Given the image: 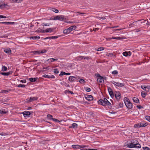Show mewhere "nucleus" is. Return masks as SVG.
Instances as JSON below:
<instances>
[{
    "mask_svg": "<svg viewBox=\"0 0 150 150\" xmlns=\"http://www.w3.org/2000/svg\"><path fill=\"white\" fill-rule=\"evenodd\" d=\"M124 102L126 107L128 109H130L132 107V104L129 99L125 97L124 100Z\"/></svg>",
    "mask_w": 150,
    "mask_h": 150,
    "instance_id": "1",
    "label": "nucleus"
},
{
    "mask_svg": "<svg viewBox=\"0 0 150 150\" xmlns=\"http://www.w3.org/2000/svg\"><path fill=\"white\" fill-rule=\"evenodd\" d=\"M147 124L145 122H140L134 125V127L136 128L145 127L147 126Z\"/></svg>",
    "mask_w": 150,
    "mask_h": 150,
    "instance_id": "2",
    "label": "nucleus"
},
{
    "mask_svg": "<svg viewBox=\"0 0 150 150\" xmlns=\"http://www.w3.org/2000/svg\"><path fill=\"white\" fill-rule=\"evenodd\" d=\"M108 100L106 98H104L103 100L100 99L98 101L99 104L104 106H106L107 101Z\"/></svg>",
    "mask_w": 150,
    "mask_h": 150,
    "instance_id": "3",
    "label": "nucleus"
},
{
    "mask_svg": "<svg viewBox=\"0 0 150 150\" xmlns=\"http://www.w3.org/2000/svg\"><path fill=\"white\" fill-rule=\"evenodd\" d=\"M112 105L116 108H122L123 107V103L122 102L119 103L118 104L116 102H115L114 103H112Z\"/></svg>",
    "mask_w": 150,
    "mask_h": 150,
    "instance_id": "4",
    "label": "nucleus"
},
{
    "mask_svg": "<svg viewBox=\"0 0 150 150\" xmlns=\"http://www.w3.org/2000/svg\"><path fill=\"white\" fill-rule=\"evenodd\" d=\"M132 144L135 146V148H140L141 147V145L139 144L138 141L136 140H133L132 142Z\"/></svg>",
    "mask_w": 150,
    "mask_h": 150,
    "instance_id": "5",
    "label": "nucleus"
},
{
    "mask_svg": "<svg viewBox=\"0 0 150 150\" xmlns=\"http://www.w3.org/2000/svg\"><path fill=\"white\" fill-rule=\"evenodd\" d=\"M115 97L117 101L121 98V94L119 91H115Z\"/></svg>",
    "mask_w": 150,
    "mask_h": 150,
    "instance_id": "6",
    "label": "nucleus"
},
{
    "mask_svg": "<svg viewBox=\"0 0 150 150\" xmlns=\"http://www.w3.org/2000/svg\"><path fill=\"white\" fill-rule=\"evenodd\" d=\"M111 82L113 84L119 87H122L124 86L125 85V83H121L118 82H116L114 81H111Z\"/></svg>",
    "mask_w": 150,
    "mask_h": 150,
    "instance_id": "7",
    "label": "nucleus"
},
{
    "mask_svg": "<svg viewBox=\"0 0 150 150\" xmlns=\"http://www.w3.org/2000/svg\"><path fill=\"white\" fill-rule=\"evenodd\" d=\"M55 20H59L61 21H63L66 20V18H64V16L62 15L57 16H55Z\"/></svg>",
    "mask_w": 150,
    "mask_h": 150,
    "instance_id": "8",
    "label": "nucleus"
},
{
    "mask_svg": "<svg viewBox=\"0 0 150 150\" xmlns=\"http://www.w3.org/2000/svg\"><path fill=\"white\" fill-rule=\"evenodd\" d=\"M38 98L36 97H30V98L27 99H26V102L28 103H29L30 102H32L33 101H34L35 100H37L38 99Z\"/></svg>",
    "mask_w": 150,
    "mask_h": 150,
    "instance_id": "9",
    "label": "nucleus"
},
{
    "mask_svg": "<svg viewBox=\"0 0 150 150\" xmlns=\"http://www.w3.org/2000/svg\"><path fill=\"white\" fill-rule=\"evenodd\" d=\"M72 147L74 149H79L83 147H85L86 146L85 145L80 146L78 145H73L72 146Z\"/></svg>",
    "mask_w": 150,
    "mask_h": 150,
    "instance_id": "10",
    "label": "nucleus"
},
{
    "mask_svg": "<svg viewBox=\"0 0 150 150\" xmlns=\"http://www.w3.org/2000/svg\"><path fill=\"white\" fill-rule=\"evenodd\" d=\"M19 114H23V115L25 117H27V116H28L30 115L31 114V112H30L26 111H24L22 113H19Z\"/></svg>",
    "mask_w": 150,
    "mask_h": 150,
    "instance_id": "11",
    "label": "nucleus"
},
{
    "mask_svg": "<svg viewBox=\"0 0 150 150\" xmlns=\"http://www.w3.org/2000/svg\"><path fill=\"white\" fill-rule=\"evenodd\" d=\"M77 78L73 76H70L68 79L69 81L71 82H73L75 81Z\"/></svg>",
    "mask_w": 150,
    "mask_h": 150,
    "instance_id": "12",
    "label": "nucleus"
},
{
    "mask_svg": "<svg viewBox=\"0 0 150 150\" xmlns=\"http://www.w3.org/2000/svg\"><path fill=\"white\" fill-rule=\"evenodd\" d=\"M53 29L52 28H49L46 29L45 30L42 31V33H51L53 30Z\"/></svg>",
    "mask_w": 150,
    "mask_h": 150,
    "instance_id": "13",
    "label": "nucleus"
},
{
    "mask_svg": "<svg viewBox=\"0 0 150 150\" xmlns=\"http://www.w3.org/2000/svg\"><path fill=\"white\" fill-rule=\"evenodd\" d=\"M85 98L88 101L92 100L93 99V96L91 95H87V97H85Z\"/></svg>",
    "mask_w": 150,
    "mask_h": 150,
    "instance_id": "14",
    "label": "nucleus"
},
{
    "mask_svg": "<svg viewBox=\"0 0 150 150\" xmlns=\"http://www.w3.org/2000/svg\"><path fill=\"white\" fill-rule=\"evenodd\" d=\"M42 77L47 78H54L55 76L53 75H46L45 74L43 75L42 76Z\"/></svg>",
    "mask_w": 150,
    "mask_h": 150,
    "instance_id": "15",
    "label": "nucleus"
},
{
    "mask_svg": "<svg viewBox=\"0 0 150 150\" xmlns=\"http://www.w3.org/2000/svg\"><path fill=\"white\" fill-rule=\"evenodd\" d=\"M12 73V72L11 71H9L7 72H1L0 74L3 75L5 76H8V75H9L11 74Z\"/></svg>",
    "mask_w": 150,
    "mask_h": 150,
    "instance_id": "16",
    "label": "nucleus"
},
{
    "mask_svg": "<svg viewBox=\"0 0 150 150\" xmlns=\"http://www.w3.org/2000/svg\"><path fill=\"white\" fill-rule=\"evenodd\" d=\"M76 26L75 25H73L70 26L68 29L69 30V31L71 32L72 30H74L76 29Z\"/></svg>",
    "mask_w": 150,
    "mask_h": 150,
    "instance_id": "17",
    "label": "nucleus"
},
{
    "mask_svg": "<svg viewBox=\"0 0 150 150\" xmlns=\"http://www.w3.org/2000/svg\"><path fill=\"white\" fill-rule=\"evenodd\" d=\"M78 127V125L76 123H73L72 125L69 126V128H77Z\"/></svg>",
    "mask_w": 150,
    "mask_h": 150,
    "instance_id": "18",
    "label": "nucleus"
},
{
    "mask_svg": "<svg viewBox=\"0 0 150 150\" xmlns=\"http://www.w3.org/2000/svg\"><path fill=\"white\" fill-rule=\"evenodd\" d=\"M25 25L24 24L21 23L20 24V25H19V27H21V28L23 30H21V31L20 32H24L25 31L24 30L25 29V28H26V27H25Z\"/></svg>",
    "mask_w": 150,
    "mask_h": 150,
    "instance_id": "19",
    "label": "nucleus"
},
{
    "mask_svg": "<svg viewBox=\"0 0 150 150\" xmlns=\"http://www.w3.org/2000/svg\"><path fill=\"white\" fill-rule=\"evenodd\" d=\"M127 146L128 147L130 148H135V146H134V145L132 144V142L129 144H127Z\"/></svg>",
    "mask_w": 150,
    "mask_h": 150,
    "instance_id": "20",
    "label": "nucleus"
},
{
    "mask_svg": "<svg viewBox=\"0 0 150 150\" xmlns=\"http://www.w3.org/2000/svg\"><path fill=\"white\" fill-rule=\"evenodd\" d=\"M4 52L6 53L10 54L11 53V50L10 48L5 49L4 50Z\"/></svg>",
    "mask_w": 150,
    "mask_h": 150,
    "instance_id": "21",
    "label": "nucleus"
},
{
    "mask_svg": "<svg viewBox=\"0 0 150 150\" xmlns=\"http://www.w3.org/2000/svg\"><path fill=\"white\" fill-rule=\"evenodd\" d=\"M8 110L6 111L5 109H2L0 110V113L1 114H5L7 113Z\"/></svg>",
    "mask_w": 150,
    "mask_h": 150,
    "instance_id": "22",
    "label": "nucleus"
},
{
    "mask_svg": "<svg viewBox=\"0 0 150 150\" xmlns=\"http://www.w3.org/2000/svg\"><path fill=\"white\" fill-rule=\"evenodd\" d=\"M40 38V36H31L29 38L30 39H32L34 40H38Z\"/></svg>",
    "mask_w": 150,
    "mask_h": 150,
    "instance_id": "23",
    "label": "nucleus"
},
{
    "mask_svg": "<svg viewBox=\"0 0 150 150\" xmlns=\"http://www.w3.org/2000/svg\"><path fill=\"white\" fill-rule=\"evenodd\" d=\"M133 101L136 103H138L139 102V99L136 97H134L133 98Z\"/></svg>",
    "mask_w": 150,
    "mask_h": 150,
    "instance_id": "24",
    "label": "nucleus"
},
{
    "mask_svg": "<svg viewBox=\"0 0 150 150\" xmlns=\"http://www.w3.org/2000/svg\"><path fill=\"white\" fill-rule=\"evenodd\" d=\"M57 60V59H55L54 58H50L47 59V62H53L54 61H56Z\"/></svg>",
    "mask_w": 150,
    "mask_h": 150,
    "instance_id": "25",
    "label": "nucleus"
},
{
    "mask_svg": "<svg viewBox=\"0 0 150 150\" xmlns=\"http://www.w3.org/2000/svg\"><path fill=\"white\" fill-rule=\"evenodd\" d=\"M38 79V78H30L29 79V80L31 82H35Z\"/></svg>",
    "mask_w": 150,
    "mask_h": 150,
    "instance_id": "26",
    "label": "nucleus"
},
{
    "mask_svg": "<svg viewBox=\"0 0 150 150\" xmlns=\"http://www.w3.org/2000/svg\"><path fill=\"white\" fill-rule=\"evenodd\" d=\"M97 81L99 82L100 83H101L102 81L104 82V80L103 79V77H102L98 78L97 79Z\"/></svg>",
    "mask_w": 150,
    "mask_h": 150,
    "instance_id": "27",
    "label": "nucleus"
},
{
    "mask_svg": "<svg viewBox=\"0 0 150 150\" xmlns=\"http://www.w3.org/2000/svg\"><path fill=\"white\" fill-rule=\"evenodd\" d=\"M0 23L2 24H4L7 25H11L13 24L14 23L11 22H1Z\"/></svg>",
    "mask_w": 150,
    "mask_h": 150,
    "instance_id": "28",
    "label": "nucleus"
},
{
    "mask_svg": "<svg viewBox=\"0 0 150 150\" xmlns=\"http://www.w3.org/2000/svg\"><path fill=\"white\" fill-rule=\"evenodd\" d=\"M63 32L64 34H68L70 32L69 31V30L67 28V29L64 30H63Z\"/></svg>",
    "mask_w": 150,
    "mask_h": 150,
    "instance_id": "29",
    "label": "nucleus"
},
{
    "mask_svg": "<svg viewBox=\"0 0 150 150\" xmlns=\"http://www.w3.org/2000/svg\"><path fill=\"white\" fill-rule=\"evenodd\" d=\"M147 93H145L144 91H142L141 93V95L142 97L144 98L146 95Z\"/></svg>",
    "mask_w": 150,
    "mask_h": 150,
    "instance_id": "30",
    "label": "nucleus"
},
{
    "mask_svg": "<svg viewBox=\"0 0 150 150\" xmlns=\"http://www.w3.org/2000/svg\"><path fill=\"white\" fill-rule=\"evenodd\" d=\"M7 70V68L4 66H3L2 68V71H6Z\"/></svg>",
    "mask_w": 150,
    "mask_h": 150,
    "instance_id": "31",
    "label": "nucleus"
},
{
    "mask_svg": "<svg viewBox=\"0 0 150 150\" xmlns=\"http://www.w3.org/2000/svg\"><path fill=\"white\" fill-rule=\"evenodd\" d=\"M77 60L81 61L83 59V56H79L76 57Z\"/></svg>",
    "mask_w": 150,
    "mask_h": 150,
    "instance_id": "32",
    "label": "nucleus"
},
{
    "mask_svg": "<svg viewBox=\"0 0 150 150\" xmlns=\"http://www.w3.org/2000/svg\"><path fill=\"white\" fill-rule=\"evenodd\" d=\"M47 117L49 118L50 120H52V116L50 114H48L47 115Z\"/></svg>",
    "mask_w": 150,
    "mask_h": 150,
    "instance_id": "33",
    "label": "nucleus"
},
{
    "mask_svg": "<svg viewBox=\"0 0 150 150\" xmlns=\"http://www.w3.org/2000/svg\"><path fill=\"white\" fill-rule=\"evenodd\" d=\"M51 10L52 11H54V12L56 13H58L59 12L58 10L55 8H52Z\"/></svg>",
    "mask_w": 150,
    "mask_h": 150,
    "instance_id": "34",
    "label": "nucleus"
},
{
    "mask_svg": "<svg viewBox=\"0 0 150 150\" xmlns=\"http://www.w3.org/2000/svg\"><path fill=\"white\" fill-rule=\"evenodd\" d=\"M145 118L148 121L150 122V116H146Z\"/></svg>",
    "mask_w": 150,
    "mask_h": 150,
    "instance_id": "35",
    "label": "nucleus"
},
{
    "mask_svg": "<svg viewBox=\"0 0 150 150\" xmlns=\"http://www.w3.org/2000/svg\"><path fill=\"white\" fill-rule=\"evenodd\" d=\"M118 73V72L117 70H115L112 72V74L113 75L117 74Z\"/></svg>",
    "mask_w": 150,
    "mask_h": 150,
    "instance_id": "36",
    "label": "nucleus"
},
{
    "mask_svg": "<svg viewBox=\"0 0 150 150\" xmlns=\"http://www.w3.org/2000/svg\"><path fill=\"white\" fill-rule=\"evenodd\" d=\"M109 94L110 95V96L111 97L113 98V97H114V94L113 91L109 92Z\"/></svg>",
    "mask_w": 150,
    "mask_h": 150,
    "instance_id": "37",
    "label": "nucleus"
},
{
    "mask_svg": "<svg viewBox=\"0 0 150 150\" xmlns=\"http://www.w3.org/2000/svg\"><path fill=\"white\" fill-rule=\"evenodd\" d=\"M42 25L43 26H49V25H51L52 24H51V23H45V24H44V23H43V24H42Z\"/></svg>",
    "mask_w": 150,
    "mask_h": 150,
    "instance_id": "38",
    "label": "nucleus"
},
{
    "mask_svg": "<svg viewBox=\"0 0 150 150\" xmlns=\"http://www.w3.org/2000/svg\"><path fill=\"white\" fill-rule=\"evenodd\" d=\"M56 122H60V121L59 120H58L57 119H56V118H53L52 119V120Z\"/></svg>",
    "mask_w": 150,
    "mask_h": 150,
    "instance_id": "39",
    "label": "nucleus"
},
{
    "mask_svg": "<svg viewBox=\"0 0 150 150\" xmlns=\"http://www.w3.org/2000/svg\"><path fill=\"white\" fill-rule=\"evenodd\" d=\"M54 72L55 74H57L59 73V71L57 69H54Z\"/></svg>",
    "mask_w": 150,
    "mask_h": 150,
    "instance_id": "40",
    "label": "nucleus"
},
{
    "mask_svg": "<svg viewBox=\"0 0 150 150\" xmlns=\"http://www.w3.org/2000/svg\"><path fill=\"white\" fill-rule=\"evenodd\" d=\"M104 50V48L103 47H100L98 48L97 50V51H100L102 50Z\"/></svg>",
    "mask_w": 150,
    "mask_h": 150,
    "instance_id": "41",
    "label": "nucleus"
},
{
    "mask_svg": "<svg viewBox=\"0 0 150 150\" xmlns=\"http://www.w3.org/2000/svg\"><path fill=\"white\" fill-rule=\"evenodd\" d=\"M108 90L109 92H113V91L111 88L108 86Z\"/></svg>",
    "mask_w": 150,
    "mask_h": 150,
    "instance_id": "42",
    "label": "nucleus"
},
{
    "mask_svg": "<svg viewBox=\"0 0 150 150\" xmlns=\"http://www.w3.org/2000/svg\"><path fill=\"white\" fill-rule=\"evenodd\" d=\"M106 56H108L112 57L113 56V54L112 53H107Z\"/></svg>",
    "mask_w": 150,
    "mask_h": 150,
    "instance_id": "43",
    "label": "nucleus"
},
{
    "mask_svg": "<svg viewBox=\"0 0 150 150\" xmlns=\"http://www.w3.org/2000/svg\"><path fill=\"white\" fill-rule=\"evenodd\" d=\"M18 0H9V1L11 3L18 2Z\"/></svg>",
    "mask_w": 150,
    "mask_h": 150,
    "instance_id": "44",
    "label": "nucleus"
},
{
    "mask_svg": "<svg viewBox=\"0 0 150 150\" xmlns=\"http://www.w3.org/2000/svg\"><path fill=\"white\" fill-rule=\"evenodd\" d=\"M8 90H3L2 91V92L3 93H6L7 92H8Z\"/></svg>",
    "mask_w": 150,
    "mask_h": 150,
    "instance_id": "45",
    "label": "nucleus"
},
{
    "mask_svg": "<svg viewBox=\"0 0 150 150\" xmlns=\"http://www.w3.org/2000/svg\"><path fill=\"white\" fill-rule=\"evenodd\" d=\"M25 85L24 84H19V87H21L22 88H24L25 87Z\"/></svg>",
    "mask_w": 150,
    "mask_h": 150,
    "instance_id": "46",
    "label": "nucleus"
},
{
    "mask_svg": "<svg viewBox=\"0 0 150 150\" xmlns=\"http://www.w3.org/2000/svg\"><path fill=\"white\" fill-rule=\"evenodd\" d=\"M65 74V72L64 71H61L60 73V74L59 75V76L63 75Z\"/></svg>",
    "mask_w": 150,
    "mask_h": 150,
    "instance_id": "47",
    "label": "nucleus"
},
{
    "mask_svg": "<svg viewBox=\"0 0 150 150\" xmlns=\"http://www.w3.org/2000/svg\"><path fill=\"white\" fill-rule=\"evenodd\" d=\"M47 50H42L41 51V53H45L46 52Z\"/></svg>",
    "mask_w": 150,
    "mask_h": 150,
    "instance_id": "48",
    "label": "nucleus"
},
{
    "mask_svg": "<svg viewBox=\"0 0 150 150\" xmlns=\"http://www.w3.org/2000/svg\"><path fill=\"white\" fill-rule=\"evenodd\" d=\"M117 38H118V39L119 38V39H120V38L119 37H117V38L116 37H112V38H108V39L110 40H111L112 39H117Z\"/></svg>",
    "mask_w": 150,
    "mask_h": 150,
    "instance_id": "49",
    "label": "nucleus"
},
{
    "mask_svg": "<svg viewBox=\"0 0 150 150\" xmlns=\"http://www.w3.org/2000/svg\"><path fill=\"white\" fill-rule=\"evenodd\" d=\"M142 148L144 150H149V148L147 147H143Z\"/></svg>",
    "mask_w": 150,
    "mask_h": 150,
    "instance_id": "50",
    "label": "nucleus"
},
{
    "mask_svg": "<svg viewBox=\"0 0 150 150\" xmlns=\"http://www.w3.org/2000/svg\"><path fill=\"white\" fill-rule=\"evenodd\" d=\"M124 56H127L128 55V53L127 52H125L123 53Z\"/></svg>",
    "mask_w": 150,
    "mask_h": 150,
    "instance_id": "51",
    "label": "nucleus"
},
{
    "mask_svg": "<svg viewBox=\"0 0 150 150\" xmlns=\"http://www.w3.org/2000/svg\"><path fill=\"white\" fill-rule=\"evenodd\" d=\"M58 37L56 36L50 37L51 39H55L57 38Z\"/></svg>",
    "mask_w": 150,
    "mask_h": 150,
    "instance_id": "52",
    "label": "nucleus"
},
{
    "mask_svg": "<svg viewBox=\"0 0 150 150\" xmlns=\"http://www.w3.org/2000/svg\"><path fill=\"white\" fill-rule=\"evenodd\" d=\"M141 88L144 90L145 89H146V86H141Z\"/></svg>",
    "mask_w": 150,
    "mask_h": 150,
    "instance_id": "53",
    "label": "nucleus"
},
{
    "mask_svg": "<svg viewBox=\"0 0 150 150\" xmlns=\"http://www.w3.org/2000/svg\"><path fill=\"white\" fill-rule=\"evenodd\" d=\"M137 107L139 109L143 108V107L141 105H137Z\"/></svg>",
    "mask_w": 150,
    "mask_h": 150,
    "instance_id": "54",
    "label": "nucleus"
},
{
    "mask_svg": "<svg viewBox=\"0 0 150 150\" xmlns=\"http://www.w3.org/2000/svg\"><path fill=\"white\" fill-rule=\"evenodd\" d=\"M85 81L83 79H80L79 81V82L81 83H84Z\"/></svg>",
    "mask_w": 150,
    "mask_h": 150,
    "instance_id": "55",
    "label": "nucleus"
},
{
    "mask_svg": "<svg viewBox=\"0 0 150 150\" xmlns=\"http://www.w3.org/2000/svg\"><path fill=\"white\" fill-rule=\"evenodd\" d=\"M96 76L98 78L102 77V76H101L100 75L98 74H96Z\"/></svg>",
    "mask_w": 150,
    "mask_h": 150,
    "instance_id": "56",
    "label": "nucleus"
},
{
    "mask_svg": "<svg viewBox=\"0 0 150 150\" xmlns=\"http://www.w3.org/2000/svg\"><path fill=\"white\" fill-rule=\"evenodd\" d=\"M86 91L87 92H90L91 91V89L89 88H87L86 89Z\"/></svg>",
    "mask_w": 150,
    "mask_h": 150,
    "instance_id": "57",
    "label": "nucleus"
},
{
    "mask_svg": "<svg viewBox=\"0 0 150 150\" xmlns=\"http://www.w3.org/2000/svg\"><path fill=\"white\" fill-rule=\"evenodd\" d=\"M64 84H65V86H66V87H70V86L69 85V84H68V83H66V82L65 83H64Z\"/></svg>",
    "mask_w": 150,
    "mask_h": 150,
    "instance_id": "58",
    "label": "nucleus"
},
{
    "mask_svg": "<svg viewBox=\"0 0 150 150\" xmlns=\"http://www.w3.org/2000/svg\"><path fill=\"white\" fill-rule=\"evenodd\" d=\"M98 18H100L103 20H105L106 19V18L105 17H99Z\"/></svg>",
    "mask_w": 150,
    "mask_h": 150,
    "instance_id": "59",
    "label": "nucleus"
},
{
    "mask_svg": "<svg viewBox=\"0 0 150 150\" xmlns=\"http://www.w3.org/2000/svg\"><path fill=\"white\" fill-rule=\"evenodd\" d=\"M6 17L5 16L3 15H0V18H6Z\"/></svg>",
    "mask_w": 150,
    "mask_h": 150,
    "instance_id": "60",
    "label": "nucleus"
},
{
    "mask_svg": "<svg viewBox=\"0 0 150 150\" xmlns=\"http://www.w3.org/2000/svg\"><path fill=\"white\" fill-rule=\"evenodd\" d=\"M55 17L53 16V17H51L50 18V20H55Z\"/></svg>",
    "mask_w": 150,
    "mask_h": 150,
    "instance_id": "61",
    "label": "nucleus"
},
{
    "mask_svg": "<svg viewBox=\"0 0 150 150\" xmlns=\"http://www.w3.org/2000/svg\"><path fill=\"white\" fill-rule=\"evenodd\" d=\"M20 81L22 83H25L26 82V81L25 80H21Z\"/></svg>",
    "mask_w": 150,
    "mask_h": 150,
    "instance_id": "62",
    "label": "nucleus"
},
{
    "mask_svg": "<svg viewBox=\"0 0 150 150\" xmlns=\"http://www.w3.org/2000/svg\"><path fill=\"white\" fill-rule=\"evenodd\" d=\"M107 104H106V105H111V104L110 103L108 100L107 101Z\"/></svg>",
    "mask_w": 150,
    "mask_h": 150,
    "instance_id": "63",
    "label": "nucleus"
},
{
    "mask_svg": "<svg viewBox=\"0 0 150 150\" xmlns=\"http://www.w3.org/2000/svg\"><path fill=\"white\" fill-rule=\"evenodd\" d=\"M146 89H147L149 90H150V86H146Z\"/></svg>",
    "mask_w": 150,
    "mask_h": 150,
    "instance_id": "64",
    "label": "nucleus"
}]
</instances>
